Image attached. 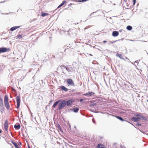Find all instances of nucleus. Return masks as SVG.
Here are the masks:
<instances>
[{"mask_svg": "<svg viewBox=\"0 0 148 148\" xmlns=\"http://www.w3.org/2000/svg\"><path fill=\"white\" fill-rule=\"evenodd\" d=\"M75 102V100L73 99H71L68 100L66 101V105L67 106H70L72 104Z\"/></svg>", "mask_w": 148, "mask_h": 148, "instance_id": "obj_7", "label": "nucleus"}, {"mask_svg": "<svg viewBox=\"0 0 148 148\" xmlns=\"http://www.w3.org/2000/svg\"><path fill=\"white\" fill-rule=\"evenodd\" d=\"M67 82L69 85L72 86H75V84L73 80L71 79H68L67 80Z\"/></svg>", "mask_w": 148, "mask_h": 148, "instance_id": "obj_4", "label": "nucleus"}, {"mask_svg": "<svg viewBox=\"0 0 148 148\" xmlns=\"http://www.w3.org/2000/svg\"><path fill=\"white\" fill-rule=\"evenodd\" d=\"M12 143L14 145L16 148L18 146L17 143L15 142L14 141H12Z\"/></svg>", "mask_w": 148, "mask_h": 148, "instance_id": "obj_25", "label": "nucleus"}, {"mask_svg": "<svg viewBox=\"0 0 148 148\" xmlns=\"http://www.w3.org/2000/svg\"><path fill=\"white\" fill-rule=\"evenodd\" d=\"M16 37L17 38L20 39L23 38V35L22 34H18L17 36Z\"/></svg>", "mask_w": 148, "mask_h": 148, "instance_id": "obj_23", "label": "nucleus"}, {"mask_svg": "<svg viewBox=\"0 0 148 148\" xmlns=\"http://www.w3.org/2000/svg\"><path fill=\"white\" fill-rule=\"evenodd\" d=\"M49 15V14L48 13H44L43 12H42L41 13V16L43 17Z\"/></svg>", "mask_w": 148, "mask_h": 148, "instance_id": "obj_18", "label": "nucleus"}, {"mask_svg": "<svg viewBox=\"0 0 148 148\" xmlns=\"http://www.w3.org/2000/svg\"><path fill=\"white\" fill-rule=\"evenodd\" d=\"M66 70H68V68H67V67H66Z\"/></svg>", "mask_w": 148, "mask_h": 148, "instance_id": "obj_32", "label": "nucleus"}, {"mask_svg": "<svg viewBox=\"0 0 148 148\" xmlns=\"http://www.w3.org/2000/svg\"><path fill=\"white\" fill-rule=\"evenodd\" d=\"M107 42V41L106 40H104L103 41V43H106Z\"/></svg>", "mask_w": 148, "mask_h": 148, "instance_id": "obj_29", "label": "nucleus"}, {"mask_svg": "<svg viewBox=\"0 0 148 148\" xmlns=\"http://www.w3.org/2000/svg\"><path fill=\"white\" fill-rule=\"evenodd\" d=\"M126 29L128 30H131L132 29V27L131 26L128 25Z\"/></svg>", "mask_w": 148, "mask_h": 148, "instance_id": "obj_21", "label": "nucleus"}, {"mask_svg": "<svg viewBox=\"0 0 148 148\" xmlns=\"http://www.w3.org/2000/svg\"><path fill=\"white\" fill-rule=\"evenodd\" d=\"M3 100L1 97H0V107L3 108Z\"/></svg>", "mask_w": 148, "mask_h": 148, "instance_id": "obj_10", "label": "nucleus"}, {"mask_svg": "<svg viewBox=\"0 0 148 148\" xmlns=\"http://www.w3.org/2000/svg\"><path fill=\"white\" fill-rule=\"evenodd\" d=\"M20 144L21 145V143H20Z\"/></svg>", "mask_w": 148, "mask_h": 148, "instance_id": "obj_36", "label": "nucleus"}, {"mask_svg": "<svg viewBox=\"0 0 148 148\" xmlns=\"http://www.w3.org/2000/svg\"><path fill=\"white\" fill-rule=\"evenodd\" d=\"M10 51V49L5 47H0V53H4Z\"/></svg>", "mask_w": 148, "mask_h": 148, "instance_id": "obj_3", "label": "nucleus"}, {"mask_svg": "<svg viewBox=\"0 0 148 148\" xmlns=\"http://www.w3.org/2000/svg\"><path fill=\"white\" fill-rule=\"evenodd\" d=\"M16 98V101L17 108H19L20 104L21 99L20 97L18 96H17Z\"/></svg>", "mask_w": 148, "mask_h": 148, "instance_id": "obj_6", "label": "nucleus"}, {"mask_svg": "<svg viewBox=\"0 0 148 148\" xmlns=\"http://www.w3.org/2000/svg\"><path fill=\"white\" fill-rule=\"evenodd\" d=\"M140 117L141 118V119L142 120H143L144 121H147V119L144 116H142L141 115H140Z\"/></svg>", "mask_w": 148, "mask_h": 148, "instance_id": "obj_19", "label": "nucleus"}, {"mask_svg": "<svg viewBox=\"0 0 148 148\" xmlns=\"http://www.w3.org/2000/svg\"><path fill=\"white\" fill-rule=\"evenodd\" d=\"M83 100V99H81L79 101L80 102H82Z\"/></svg>", "mask_w": 148, "mask_h": 148, "instance_id": "obj_28", "label": "nucleus"}, {"mask_svg": "<svg viewBox=\"0 0 148 148\" xmlns=\"http://www.w3.org/2000/svg\"><path fill=\"white\" fill-rule=\"evenodd\" d=\"M59 102V101H57L56 102H55L53 104L52 107L54 108H55L56 106L57 105V104H58Z\"/></svg>", "mask_w": 148, "mask_h": 148, "instance_id": "obj_20", "label": "nucleus"}, {"mask_svg": "<svg viewBox=\"0 0 148 148\" xmlns=\"http://www.w3.org/2000/svg\"><path fill=\"white\" fill-rule=\"evenodd\" d=\"M141 119V118L140 117H133L131 118V120L132 121L134 122H137L138 121H139Z\"/></svg>", "mask_w": 148, "mask_h": 148, "instance_id": "obj_8", "label": "nucleus"}, {"mask_svg": "<svg viewBox=\"0 0 148 148\" xmlns=\"http://www.w3.org/2000/svg\"><path fill=\"white\" fill-rule=\"evenodd\" d=\"M59 127H60V126H59Z\"/></svg>", "mask_w": 148, "mask_h": 148, "instance_id": "obj_35", "label": "nucleus"}, {"mask_svg": "<svg viewBox=\"0 0 148 148\" xmlns=\"http://www.w3.org/2000/svg\"><path fill=\"white\" fill-rule=\"evenodd\" d=\"M147 102H148V99L147 100Z\"/></svg>", "mask_w": 148, "mask_h": 148, "instance_id": "obj_37", "label": "nucleus"}, {"mask_svg": "<svg viewBox=\"0 0 148 148\" xmlns=\"http://www.w3.org/2000/svg\"><path fill=\"white\" fill-rule=\"evenodd\" d=\"M14 127L15 129H19L21 127V126L19 124L15 125L14 126Z\"/></svg>", "mask_w": 148, "mask_h": 148, "instance_id": "obj_17", "label": "nucleus"}, {"mask_svg": "<svg viewBox=\"0 0 148 148\" xmlns=\"http://www.w3.org/2000/svg\"><path fill=\"white\" fill-rule=\"evenodd\" d=\"M119 40H115V41H110V42L111 44H112V43H114L115 42H116L117 41H119Z\"/></svg>", "mask_w": 148, "mask_h": 148, "instance_id": "obj_26", "label": "nucleus"}, {"mask_svg": "<svg viewBox=\"0 0 148 148\" xmlns=\"http://www.w3.org/2000/svg\"><path fill=\"white\" fill-rule=\"evenodd\" d=\"M29 148H30L29 147Z\"/></svg>", "mask_w": 148, "mask_h": 148, "instance_id": "obj_38", "label": "nucleus"}, {"mask_svg": "<svg viewBox=\"0 0 148 148\" xmlns=\"http://www.w3.org/2000/svg\"><path fill=\"white\" fill-rule=\"evenodd\" d=\"M136 115L137 116H139L140 117V115L138 114H136Z\"/></svg>", "mask_w": 148, "mask_h": 148, "instance_id": "obj_30", "label": "nucleus"}, {"mask_svg": "<svg viewBox=\"0 0 148 148\" xmlns=\"http://www.w3.org/2000/svg\"><path fill=\"white\" fill-rule=\"evenodd\" d=\"M8 96L6 95H5L4 99V104L5 106L8 110H9L10 108V106L8 102Z\"/></svg>", "mask_w": 148, "mask_h": 148, "instance_id": "obj_1", "label": "nucleus"}, {"mask_svg": "<svg viewBox=\"0 0 148 148\" xmlns=\"http://www.w3.org/2000/svg\"><path fill=\"white\" fill-rule=\"evenodd\" d=\"M60 88L62 90H64L65 92L67 91L68 90V89L63 86H60Z\"/></svg>", "mask_w": 148, "mask_h": 148, "instance_id": "obj_13", "label": "nucleus"}, {"mask_svg": "<svg viewBox=\"0 0 148 148\" xmlns=\"http://www.w3.org/2000/svg\"><path fill=\"white\" fill-rule=\"evenodd\" d=\"M66 1H62V3L58 7V8H59L61 7L63 5L65 4H66Z\"/></svg>", "mask_w": 148, "mask_h": 148, "instance_id": "obj_16", "label": "nucleus"}, {"mask_svg": "<svg viewBox=\"0 0 148 148\" xmlns=\"http://www.w3.org/2000/svg\"><path fill=\"white\" fill-rule=\"evenodd\" d=\"M2 132V130L0 129V134Z\"/></svg>", "mask_w": 148, "mask_h": 148, "instance_id": "obj_31", "label": "nucleus"}, {"mask_svg": "<svg viewBox=\"0 0 148 148\" xmlns=\"http://www.w3.org/2000/svg\"><path fill=\"white\" fill-rule=\"evenodd\" d=\"M119 34L118 32L115 31L112 32V35L114 37H116L119 35Z\"/></svg>", "mask_w": 148, "mask_h": 148, "instance_id": "obj_9", "label": "nucleus"}, {"mask_svg": "<svg viewBox=\"0 0 148 148\" xmlns=\"http://www.w3.org/2000/svg\"><path fill=\"white\" fill-rule=\"evenodd\" d=\"M20 27V26H14V27H11L10 29V30L11 31H13L16 29H17L19 28Z\"/></svg>", "mask_w": 148, "mask_h": 148, "instance_id": "obj_11", "label": "nucleus"}, {"mask_svg": "<svg viewBox=\"0 0 148 148\" xmlns=\"http://www.w3.org/2000/svg\"><path fill=\"white\" fill-rule=\"evenodd\" d=\"M116 57H119L121 59H123V56L121 54L117 53L116 54Z\"/></svg>", "mask_w": 148, "mask_h": 148, "instance_id": "obj_14", "label": "nucleus"}, {"mask_svg": "<svg viewBox=\"0 0 148 148\" xmlns=\"http://www.w3.org/2000/svg\"><path fill=\"white\" fill-rule=\"evenodd\" d=\"M132 1H133V5H134L136 3V0H132Z\"/></svg>", "mask_w": 148, "mask_h": 148, "instance_id": "obj_27", "label": "nucleus"}, {"mask_svg": "<svg viewBox=\"0 0 148 148\" xmlns=\"http://www.w3.org/2000/svg\"><path fill=\"white\" fill-rule=\"evenodd\" d=\"M95 94V93L92 92H89L88 93H87L86 94H84L83 95H84L85 96H88V95H89V96H91L92 95H94Z\"/></svg>", "mask_w": 148, "mask_h": 148, "instance_id": "obj_12", "label": "nucleus"}, {"mask_svg": "<svg viewBox=\"0 0 148 148\" xmlns=\"http://www.w3.org/2000/svg\"><path fill=\"white\" fill-rule=\"evenodd\" d=\"M79 110V108L77 107H76L73 108V111L75 112H77Z\"/></svg>", "mask_w": 148, "mask_h": 148, "instance_id": "obj_24", "label": "nucleus"}, {"mask_svg": "<svg viewBox=\"0 0 148 148\" xmlns=\"http://www.w3.org/2000/svg\"><path fill=\"white\" fill-rule=\"evenodd\" d=\"M4 127L5 131L8 132V123L7 120L5 121V122L4 124Z\"/></svg>", "mask_w": 148, "mask_h": 148, "instance_id": "obj_5", "label": "nucleus"}, {"mask_svg": "<svg viewBox=\"0 0 148 148\" xmlns=\"http://www.w3.org/2000/svg\"><path fill=\"white\" fill-rule=\"evenodd\" d=\"M116 117L122 121H124V120L121 117L118 116H116Z\"/></svg>", "mask_w": 148, "mask_h": 148, "instance_id": "obj_22", "label": "nucleus"}, {"mask_svg": "<svg viewBox=\"0 0 148 148\" xmlns=\"http://www.w3.org/2000/svg\"><path fill=\"white\" fill-rule=\"evenodd\" d=\"M97 147L98 148H105L104 146L102 144H99L97 146Z\"/></svg>", "mask_w": 148, "mask_h": 148, "instance_id": "obj_15", "label": "nucleus"}, {"mask_svg": "<svg viewBox=\"0 0 148 148\" xmlns=\"http://www.w3.org/2000/svg\"><path fill=\"white\" fill-rule=\"evenodd\" d=\"M66 105V102L65 100L62 101L58 105V109H62Z\"/></svg>", "mask_w": 148, "mask_h": 148, "instance_id": "obj_2", "label": "nucleus"}, {"mask_svg": "<svg viewBox=\"0 0 148 148\" xmlns=\"http://www.w3.org/2000/svg\"><path fill=\"white\" fill-rule=\"evenodd\" d=\"M138 126H140L141 125V124H138Z\"/></svg>", "mask_w": 148, "mask_h": 148, "instance_id": "obj_34", "label": "nucleus"}, {"mask_svg": "<svg viewBox=\"0 0 148 148\" xmlns=\"http://www.w3.org/2000/svg\"><path fill=\"white\" fill-rule=\"evenodd\" d=\"M123 1L125 2H126V1H127V0H123Z\"/></svg>", "mask_w": 148, "mask_h": 148, "instance_id": "obj_33", "label": "nucleus"}]
</instances>
